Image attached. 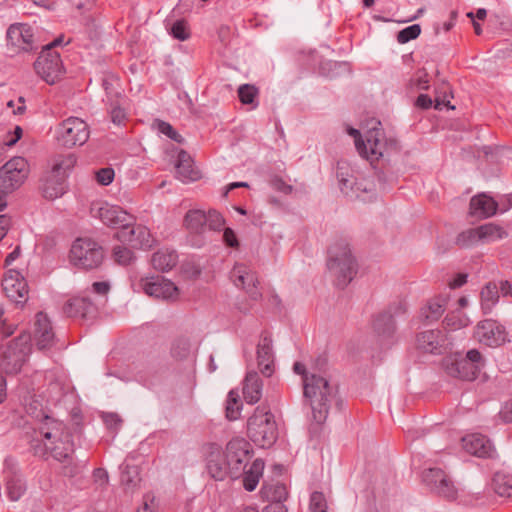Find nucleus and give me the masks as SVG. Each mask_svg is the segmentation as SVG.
Returning a JSON list of instances; mask_svg holds the SVG:
<instances>
[{
  "mask_svg": "<svg viewBox=\"0 0 512 512\" xmlns=\"http://www.w3.org/2000/svg\"><path fill=\"white\" fill-rule=\"evenodd\" d=\"M247 435L261 448H270L278 438V427L273 413L265 405L258 406L247 421Z\"/></svg>",
  "mask_w": 512,
  "mask_h": 512,
  "instance_id": "nucleus-5",
  "label": "nucleus"
},
{
  "mask_svg": "<svg viewBox=\"0 0 512 512\" xmlns=\"http://www.w3.org/2000/svg\"><path fill=\"white\" fill-rule=\"evenodd\" d=\"M310 509L312 512H326L327 502L322 492L315 491L311 494Z\"/></svg>",
  "mask_w": 512,
  "mask_h": 512,
  "instance_id": "nucleus-57",
  "label": "nucleus"
},
{
  "mask_svg": "<svg viewBox=\"0 0 512 512\" xmlns=\"http://www.w3.org/2000/svg\"><path fill=\"white\" fill-rule=\"evenodd\" d=\"M121 481L127 487L135 486L139 481L138 467L126 464L121 473Z\"/></svg>",
  "mask_w": 512,
  "mask_h": 512,
  "instance_id": "nucleus-50",
  "label": "nucleus"
},
{
  "mask_svg": "<svg viewBox=\"0 0 512 512\" xmlns=\"http://www.w3.org/2000/svg\"><path fill=\"white\" fill-rule=\"evenodd\" d=\"M481 309L484 314L491 313L499 300V288L495 282H488L481 290Z\"/></svg>",
  "mask_w": 512,
  "mask_h": 512,
  "instance_id": "nucleus-32",
  "label": "nucleus"
},
{
  "mask_svg": "<svg viewBox=\"0 0 512 512\" xmlns=\"http://www.w3.org/2000/svg\"><path fill=\"white\" fill-rule=\"evenodd\" d=\"M170 35L179 41H186L191 37L189 23L185 19L176 20L169 29Z\"/></svg>",
  "mask_w": 512,
  "mask_h": 512,
  "instance_id": "nucleus-44",
  "label": "nucleus"
},
{
  "mask_svg": "<svg viewBox=\"0 0 512 512\" xmlns=\"http://www.w3.org/2000/svg\"><path fill=\"white\" fill-rule=\"evenodd\" d=\"M449 476L439 468H430L424 472L423 480L426 485L433 491L437 485L443 484Z\"/></svg>",
  "mask_w": 512,
  "mask_h": 512,
  "instance_id": "nucleus-43",
  "label": "nucleus"
},
{
  "mask_svg": "<svg viewBox=\"0 0 512 512\" xmlns=\"http://www.w3.org/2000/svg\"><path fill=\"white\" fill-rule=\"evenodd\" d=\"M140 286L147 295L157 299L176 300L179 295L178 287L161 276L141 279Z\"/></svg>",
  "mask_w": 512,
  "mask_h": 512,
  "instance_id": "nucleus-17",
  "label": "nucleus"
},
{
  "mask_svg": "<svg viewBox=\"0 0 512 512\" xmlns=\"http://www.w3.org/2000/svg\"><path fill=\"white\" fill-rule=\"evenodd\" d=\"M223 240L229 247L237 248L239 246L237 236L231 228H225L223 233Z\"/></svg>",
  "mask_w": 512,
  "mask_h": 512,
  "instance_id": "nucleus-62",
  "label": "nucleus"
},
{
  "mask_svg": "<svg viewBox=\"0 0 512 512\" xmlns=\"http://www.w3.org/2000/svg\"><path fill=\"white\" fill-rule=\"evenodd\" d=\"M31 351V335L22 332L13 339L3 352V365L5 369L12 373H17L25 363L27 356Z\"/></svg>",
  "mask_w": 512,
  "mask_h": 512,
  "instance_id": "nucleus-11",
  "label": "nucleus"
},
{
  "mask_svg": "<svg viewBox=\"0 0 512 512\" xmlns=\"http://www.w3.org/2000/svg\"><path fill=\"white\" fill-rule=\"evenodd\" d=\"M417 347L428 353H441V349L449 345L447 336L441 330H426L417 335Z\"/></svg>",
  "mask_w": 512,
  "mask_h": 512,
  "instance_id": "nucleus-22",
  "label": "nucleus"
},
{
  "mask_svg": "<svg viewBox=\"0 0 512 512\" xmlns=\"http://www.w3.org/2000/svg\"><path fill=\"white\" fill-rule=\"evenodd\" d=\"M0 287L3 293L17 304H24L28 300V283L21 272L16 269H8L4 272Z\"/></svg>",
  "mask_w": 512,
  "mask_h": 512,
  "instance_id": "nucleus-13",
  "label": "nucleus"
},
{
  "mask_svg": "<svg viewBox=\"0 0 512 512\" xmlns=\"http://www.w3.org/2000/svg\"><path fill=\"white\" fill-rule=\"evenodd\" d=\"M433 491L449 501L455 500L458 494V490L450 478H448L443 484L437 485V488Z\"/></svg>",
  "mask_w": 512,
  "mask_h": 512,
  "instance_id": "nucleus-49",
  "label": "nucleus"
},
{
  "mask_svg": "<svg viewBox=\"0 0 512 512\" xmlns=\"http://www.w3.org/2000/svg\"><path fill=\"white\" fill-rule=\"evenodd\" d=\"M178 256L175 251L160 250L153 254L151 263L156 270L169 271L176 266Z\"/></svg>",
  "mask_w": 512,
  "mask_h": 512,
  "instance_id": "nucleus-33",
  "label": "nucleus"
},
{
  "mask_svg": "<svg viewBox=\"0 0 512 512\" xmlns=\"http://www.w3.org/2000/svg\"><path fill=\"white\" fill-rule=\"evenodd\" d=\"M249 446L243 438H233L228 442L224 456L231 469L232 478H237L244 470L249 458Z\"/></svg>",
  "mask_w": 512,
  "mask_h": 512,
  "instance_id": "nucleus-15",
  "label": "nucleus"
},
{
  "mask_svg": "<svg viewBox=\"0 0 512 512\" xmlns=\"http://www.w3.org/2000/svg\"><path fill=\"white\" fill-rule=\"evenodd\" d=\"M109 290H110V285L106 281L94 282L92 284V291L95 294L104 296L109 292Z\"/></svg>",
  "mask_w": 512,
  "mask_h": 512,
  "instance_id": "nucleus-64",
  "label": "nucleus"
},
{
  "mask_svg": "<svg viewBox=\"0 0 512 512\" xmlns=\"http://www.w3.org/2000/svg\"><path fill=\"white\" fill-rule=\"evenodd\" d=\"M35 456H51L63 464L62 474L75 477L81 472V466L73 462L74 443L69 428L61 421L45 416L31 441Z\"/></svg>",
  "mask_w": 512,
  "mask_h": 512,
  "instance_id": "nucleus-1",
  "label": "nucleus"
},
{
  "mask_svg": "<svg viewBox=\"0 0 512 512\" xmlns=\"http://www.w3.org/2000/svg\"><path fill=\"white\" fill-rule=\"evenodd\" d=\"M327 268L335 278V284L344 288L357 272V263L344 238L336 239L328 249Z\"/></svg>",
  "mask_w": 512,
  "mask_h": 512,
  "instance_id": "nucleus-4",
  "label": "nucleus"
},
{
  "mask_svg": "<svg viewBox=\"0 0 512 512\" xmlns=\"http://www.w3.org/2000/svg\"><path fill=\"white\" fill-rule=\"evenodd\" d=\"M462 445L465 451L477 457H491L494 453L490 440L478 433L469 434L463 437Z\"/></svg>",
  "mask_w": 512,
  "mask_h": 512,
  "instance_id": "nucleus-24",
  "label": "nucleus"
},
{
  "mask_svg": "<svg viewBox=\"0 0 512 512\" xmlns=\"http://www.w3.org/2000/svg\"><path fill=\"white\" fill-rule=\"evenodd\" d=\"M421 33V27L419 24H413L398 32L397 41L401 44H405L411 40L416 39Z\"/></svg>",
  "mask_w": 512,
  "mask_h": 512,
  "instance_id": "nucleus-52",
  "label": "nucleus"
},
{
  "mask_svg": "<svg viewBox=\"0 0 512 512\" xmlns=\"http://www.w3.org/2000/svg\"><path fill=\"white\" fill-rule=\"evenodd\" d=\"M445 308L446 301L444 298H433L421 309V317L428 322L436 321L442 316Z\"/></svg>",
  "mask_w": 512,
  "mask_h": 512,
  "instance_id": "nucleus-34",
  "label": "nucleus"
},
{
  "mask_svg": "<svg viewBox=\"0 0 512 512\" xmlns=\"http://www.w3.org/2000/svg\"><path fill=\"white\" fill-rule=\"evenodd\" d=\"M480 240L479 230L477 228H471L461 232L456 238V244L460 247H468Z\"/></svg>",
  "mask_w": 512,
  "mask_h": 512,
  "instance_id": "nucleus-47",
  "label": "nucleus"
},
{
  "mask_svg": "<svg viewBox=\"0 0 512 512\" xmlns=\"http://www.w3.org/2000/svg\"><path fill=\"white\" fill-rule=\"evenodd\" d=\"M207 217L202 210H190L184 218L185 226L193 233H202L206 228Z\"/></svg>",
  "mask_w": 512,
  "mask_h": 512,
  "instance_id": "nucleus-35",
  "label": "nucleus"
},
{
  "mask_svg": "<svg viewBox=\"0 0 512 512\" xmlns=\"http://www.w3.org/2000/svg\"><path fill=\"white\" fill-rule=\"evenodd\" d=\"M480 240L495 241L507 236V232L499 225L487 223L478 227Z\"/></svg>",
  "mask_w": 512,
  "mask_h": 512,
  "instance_id": "nucleus-42",
  "label": "nucleus"
},
{
  "mask_svg": "<svg viewBox=\"0 0 512 512\" xmlns=\"http://www.w3.org/2000/svg\"><path fill=\"white\" fill-rule=\"evenodd\" d=\"M115 173L110 167L101 168L95 172L96 181L103 186H107L112 183Z\"/></svg>",
  "mask_w": 512,
  "mask_h": 512,
  "instance_id": "nucleus-58",
  "label": "nucleus"
},
{
  "mask_svg": "<svg viewBox=\"0 0 512 512\" xmlns=\"http://www.w3.org/2000/svg\"><path fill=\"white\" fill-rule=\"evenodd\" d=\"M60 41L61 39H56L43 48L34 62V69L37 75L50 85L59 81L64 72L60 54L52 49Z\"/></svg>",
  "mask_w": 512,
  "mask_h": 512,
  "instance_id": "nucleus-9",
  "label": "nucleus"
},
{
  "mask_svg": "<svg viewBox=\"0 0 512 512\" xmlns=\"http://www.w3.org/2000/svg\"><path fill=\"white\" fill-rule=\"evenodd\" d=\"M76 164V157L74 154L60 155L53 161L51 172L62 176L65 179L66 173L70 171Z\"/></svg>",
  "mask_w": 512,
  "mask_h": 512,
  "instance_id": "nucleus-40",
  "label": "nucleus"
},
{
  "mask_svg": "<svg viewBox=\"0 0 512 512\" xmlns=\"http://www.w3.org/2000/svg\"><path fill=\"white\" fill-rule=\"evenodd\" d=\"M113 258L120 265H129L134 260V254L129 248L118 245L113 248Z\"/></svg>",
  "mask_w": 512,
  "mask_h": 512,
  "instance_id": "nucleus-51",
  "label": "nucleus"
},
{
  "mask_svg": "<svg viewBox=\"0 0 512 512\" xmlns=\"http://www.w3.org/2000/svg\"><path fill=\"white\" fill-rule=\"evenodd\" d=\"M3 316V310H0V334L6 338L11 336L15 332L17 325L13 323H7L6 319H4Z\"/></svg>",
  "mask_w": 512,
  "mask_h": 512,
  "instance_id": "nucleus-59",
  "label": "nucleus"
},
{
  "mask_svg": "<svg viewBox=\"0 0 512 512\" xmlns=\"http://www.w3.org/2000/svg\"><path fill=\"white\" fill-rule=\"evenodd\" d=\"M115 237L132 248L147 249L152 247L154 239L149 229L143 225H130L119 230Z\"/></svg>",
  "mask_w": 512,
  "mask_h": 512,
  "instance_id": "nucleus-20",
  "label": "nucleus"
},
{
  "mask_svg": "<svg viewBox=\"0 0 512 512\" xmlns=\"http://www.w3.org/2000/svg\"><path fill=\"white\" fill-rule=\"evenodd\" d=\"M374 332L382 338H388L395 332V322L390 313H379L372 322Z\"/></svg>",
  "mask_w": 512,
  "mask_h": 512,
  "instance_id": "nucleus-31",
  "label": "nucleus"
},
{
  "mask_svg": "<svg viewBox=\"0 0 512 512\" xmlns=\"http://www.w3.org/2000/svg\"><path fill=\"white\" fill-rule=\"evenodd\" d=\"M30 173L28 161L20 156L8 160L0 167V192L9 194L20 188Z\"/></svg>",
  "mask_w": 512,
  "mask_h": 512,
  "instance_id": "nucleus-10",
  "label": "nucleus"
},
{
  "mask_svg": "<svg viewBox=\"0 0 512 512\" xmlns=\"http://www.w3.org/2000/svg\"><path fill=\"white\" fill-rule=\"evenodd\" d=\"M191 349L190 339L186 336H179L172 342L170 353L174 359L183 360L190 355Z\"/></svg>",
  "mask_w": 512,
  "mask_h": 512,
  "instance_id": "nucleus-41",
  "label": "nucleus"
},
{
  "mask_svg": "<svg viewBox=\"0 0 512 512\" xmlns=\"http://www.w3.org/2000/svg\"><path fill=\"white\" fill-rule=\"evenodd\" d=\"M206 468L209 475L217 481H222L227 476L231 477V469L221 447L217 444L212 443L206 447Z\"/></svg>",
  "mask_w": 512,
  "mask_h": 512,
  "instance_id": "nucleus-18",
  "label": "nucleus"
},
{
  "mask_svg": "<svg viewBox=\"0 0 512 512\" xmlns=\"http://www.w3.org/2000/svg\"><path fill=\"white\" fill-rule=\"evenodd\" d=\"M206 217V227H208L210 230L220 231L223 228L225 219L218 211L209 210L208 213H206Z\"/></svg>",
  "mask_w": 512,
  "mask_h": 512,
  "instance_id": "nucleus-53",
  "label": "nucleus"
},
{
  "mask_svg": "<svg viewBox=\"0 0 512 512\" xmlns=\"http://www.w3.org/2000/svg\"><path fill=\"white\" fill-rule=\"evenodd\" d=\"M348 133L354 137L359 154L370 162L379 160L390 146H395L394 141H388L385 138L380 122H376V126L366 132L364 140L361 139V134L357 129L350 128Z\"/></svg>",
  "mask_w": 512,
  "mask_h": 512,
  "instance_id": "nucleus-6",
  "label": "nucleus"
},
{
  "mask_svg": "<svg viewBox=\"0 0 512 512\" xmlns=\"http://www.w3.org/2000/svg\"><path fill=\"white\" fill-rule=\"evenodd\" d=\"M225 412L227 419L231 421L238 419L240 416L241 404L238 401L237 395L233 392H230L228 395Z\"/></svg>",
  "mask_w": 512,
  "mask_h": 512,
  "instance_id": "nucleus-48",
  "label": "nucleus"
},
{
  "mask_svg": "<svg viewBox=\"0 0 512 512\" xmlns=\"http://www.w3.org/2000/svg\"><path fill=\"white\" fill-rule=\"evenodd\" d=\"M337 390L327 379L315 374L304 378L303 394L309 402L313 418L317 423L326 420L330 403L336 397Z\"/></svg>",
  "mask_w": 512,
  "mask_h": 512,
  "instance_id": "nucleus-3",
  "label": "nucleus"
},
{
  "mask_svg": "<svg viewBox=\"0 0 512 512\" xmlns=\"http://www.w3.org/2000/svg\"><path fill=\"white\" fill-rule=\"evenodd\" d=\"M35 456H51L63 464L62 474L75 477L81 472V466L73 462L74 443L69 428L61 421L45 416L31 441Z\"/></svg>",
  "mask_w": 512,
  "mask_h": 512,
  "instance_id": "nucleus-2",
  "label": "nucleus"
},
{
  "mask_svg": "<svg viewBox=\"0 0 512 512\" xmlns=\"http://www.w3.org/2000/svg\"><path fill=\"white\" fill-rule=\"evenodd\" d=\"M156 127L159 132L169 137L175 142L181 143L183 141L182 136L170 125L168 122L157 120Z\"/></svg>",
  "mask_w": 512,
  "mask_h": 512,
  "instance_id": "nucleus-56",
  "label": "nucleus"
},
{
  "mask_svg": "<svg viewBox=\"0 0 512 512\" xmlns=\"http://www.w3.org/2000/svg\"><path fill=\"white\" fill-rule=\"evenodd\" d=\"M40 182V190L46 199L54 200L65 193V179L50 170L45 172Z\"/></svg>",
  "mask_w": 512,
  "mask_h": 512,
  "instance_id": "nucleus-25",
  "label": "nucleus"
},
{
  "mask_svg": "<svg viewBox=\"0 0 512 512\" xmlns=\"http://www.w3.org/2000/svg\"><path fill=\"white\" fill-rule=\"evenodd\" d=\"M93 479H94V482L99 484L100 486H105L108 484L109 476L105 469L96 468L93 471Z\"/></svg>",
  "mask_w": 512,
  "mask_h": 512,
  "instance_id": "nucleus-63",
  "label": "nucleus"
},
{
  "mask_svg": "<svg viewBox=\"0 0 512 512\" xmlns=\"http://www.w3.org/2000/svg\"><path fill=\"white\" fill-rule=\"evenodd\" d=\"M230 278L234 285L243 289L251 300L259 301L262 298L257 273L250 266L244 263L234 265Z\"/></svg>",
  "mask_w": 512,
  "mask_h": 512,
  "instance_id": "nucleus-12",
  "label": "nucleus"
},
{
  "mask_svg": "<svg viewBox=\"0 0 512 512\" xmlns=\"http://www.w3.org/2000/svg\"><path fill=\"white\" fill-rule=\"evenodd\" d=\"M264 469V462L261 459H256L253 461L249 470L245 472L243 478V486L247 491H253L256 489L259 479L262 476V472Z\"/></svg>",
  "mask_w": 512,
  "mask_h": 512,
  "instance_id": "nucleus-36",
  "label": "nucleus"
},
{
  "mask_svg": "<svg viewBox=\"0 0 512 512\" xmlns=\"http://www.w3.org/2000/svg\"><path fill=\"white\" fill-rule=\"evenodd\" d=\"M238 98L243 105H250L251 109L258 107L259 89L252 84H242L238 88Z\"/></svg>",
  "mask_w": 512,
  "mask_h": 512,
  "instance_id": "nucleus-39",
  "label": "nucleus"
},
{
  "mask_svg": "<svg viewBox=\"0 0 512 512\" xmlns=\"http://www.w3.org/2000/svg\"><path fill=\"white\" fill-rule=\"evenodd\" d=\"M34 337L38 349L50 348L54 344L55 334L48 316L39 312L35 317Z\"/></svg>",
  "mask_w": 512,
  "mask_h": 512,
  "instance_id": "nucleus-23",
  "label": "nucleus"
},
{
  "mask_svg": "<svg viewBox=\"0 0 512 512\" xmlns=\"http://www.w3.org/2000/svg\"><path fill=\"white\" fill-rule=\"evenodd\" d=\"M262 495L270 501V503H282L288 497V491L284 484L276 483L272 485H266L262 488Z\"/></svg>",
  "mask_w": 512,
  "mask_h": 512,
  "instance_id": "nucleus-37",
  "label": "nucleus"
},
{
  "mask_svg": "<svg viewBox=\"0 0 512 512\" xmlns=\"http://www.w3.org/2000/svg\"><path fill=\"white\" fill-rule=\"evenodd\" d=\"M25 489V484L19 477H12L7 481V494L12 501H17L23 495Z\"/></svg>",
  "mask_w": 512,
  "mask_h": 512,
  "instance_id": "nucleus-46",
  "label": "nucleus"
},
{
  "mask_svg": "<svg viewBox=\"0 0 512 512\" xmlns=\"http://www.w3.org/2000/svg\"><path fill=\"white\" fill-rule=\"evenodd\" d=\"M176 174L183 182L196 181L200 178V172L194 168L193 160L184 150L178 154Z\"/></svg>",
  "mask_w": 512,
  "mask_h": 512,
  "instance_id": "nucleus-29",
  "label": "nucleus"
},
{
  "mask_svg": "<svg viewBox=\"0 0 512 512\" xmlns=\"http://www.w3.org/2000/svg\"><path fill=\"white\" fill-rule=\"evenodd\" d=\"M257 360L261 373L266 377H270L274 371V357L272 350V339L267 335L262 336L258 343Z\"/></svg>",
  "mask_w": 512,
  "mask_h": 512,
  "instance_id": "nucleus-26",
  "label": "nucleus"
},
{
  "mask_svg": "<svg viewBox=\"0 0 512 512\" xmlns=\"http://www.w3.org/2000/svg\"><path fill=\"white\" fill-rule=\"evenodd\" d=\"M59 140L68 147L83 145L89 139L87 123L78 117H69L58 128Z\"/></svg>",
  "mask_w": 512,
  "mask_h": 512,
  "instance_id": "nucleus-14",
  "label": "nucleus"
},
{
  "mask_svg": "<svg viewBox=\"0 0 512 512\" xmlns=\"http://www.w3.org/2000/svg\"><path fill=\"white\" fill-rule=\"evenodd\" d=\"M474 334L480 343L490 347L500 346L507 340L505 327L493 319L480 321L476 325Z\"/></svg>",
  "mask_w": 512,
  "mask_h": 512,
  "instance_id": "nucleus-16",
  "label": "nucleus"
},
{
  "mask_svg": "<svg viewBox=\"0 0 512 512\" xmlns=\"http://www.w3.org/2000/svg\"><path fill=\"white\" fill-rule=\"evenodd\" d=\"M496 494L501 497H512V475L496 473L492 479Z\"/></svg>",
  "mask_w": 512,
  "mask_h": 512,
  "instance_id": "nucleus-38",
  "label": "nucleus"
},
{
  "mask_svg": "<svg viewBox=\"0 0 512 512\" xmlns=\"http://www.w3.org/2000/svg\"><path fill=\"white\" fill-rule=\"evenodd\" d=\"M70 261L81 269H95L103 261V249L91 238H77L70 249Z\"/></svg>",
  "mask_w": 512,
  "mask_h": 512,
  "instance_id": "nucleus-8",
  "label": "nucleus"
},
{
  "mask_svg": "<svg viewBox=\"0 0 512 512\" xmlns=\"http://www.w3.org/2000/svg\"><path fill=\"white\" fill-rule=\"evenodd\" d=\"M103 421L110 429H118L122 423L120 417L115 413H107L103 416Z\"/></svg>",
  "mask_w": 512,
  "mask_h": 512,
  "instance_id": "nucleus-61",
  "label": "nucleus"
},
{
  "mask_svg": "<svg viewBox=\"0 0 512 512\" xmlns=\"http://www.w3.org/2000/svg\"><path fill=\"white\" fill-rule=\"evenodd\" d=\"M270 184L273 189L282 192L284 194H290L292 192V186L284 182L280 177H273L270 180Z\"/></svg>",
  "mask_w": 512,
  "mask_h": 512,
  "instance_id": "nucleus-60",
  "label": "nucleus"
},
{
  "mask_svg": "<svg viewBox=\"0 0 512 512\" xmlns=\"http://www.w3.org/2000/svg\"><path fill=\"white\" fill-rule=\"evenodd\" d=\"M497 202L490 196L482 193L470 200V214L479 219H485L496 214Z\"/></svg>",
  "mask_w": 512,
  "mask_h": 512,
  "instance_id": "nucleus-27",
  "label": "nucleus"
},
{
  "mask_svg": "<svg viewBox=\"0 0 512 512\" xmlns=\"http://www.w3.org/2000/svg\"><path fill=\"white\" fill-rule=\"evenodd\" d=\"M443 325L448 330H458L467 325V319L461 311L451 312L444 318Z\"/></svg>",
  "mask_w": 512,
  "mask_h": 512,
  "instance_id": "nucleus-45",
  "label": "nucleus"
},
{
  "mask_svg": "<svg viewBox=\"0 0 512 512\" xmlns=\"http://www.w3.org/2000/svg\"><path fill=\"white\" fill-rule=\"evenodd\" d=\"M263 383L256 372H248L244 379L243 396L247 403L255 404L262 397Z\"/></svg>",
  "mask_w": 512,
  "mask_h": 512,
  "instance_id": "nucleus-28",
  "label": "nucleus"
},
{
  "mask_svg": "<svg viewBox=\"0 0 512 512\" xmlns=\"http://www.w3.org/2000/svg\"><path fill=\"white\" fill-rule=\"evenodd\" d=\"M6 37L8 44L18 51L29 52L35 49L33 29L28 24H11L7 29Z\"/></svg>",
  "mask_w": 512,
  "mask_h": 512,
  "instance_id": "nucleus-19",
  "label": "nucleus"
},
{
  "mask_svg": "<svg viewBox=\"0 0 512 512\" xmlns=\"http://www.w3.org/2000/svg\"><path fill=\"white\" fill-rule=\"evenodd\" d=\"M64 313L69 317L85 318L94 310L93 303L86 297H73L64 305Z\"/></svg>",
  "mask_w": 512,
  "mask_h": 512,
  "instance_id": "nucleus-30",
  "label": "nucleus"
},
{
  "mask_svg": "<svg viewBox=\"0 0 512 512\" xmlns=\"http://www.w3.org/2000/svg\"><path fill=\"white\" fill-rule=\"evenodd\" d=\"M103 224L120 230L134 223L135 218L119 206L108 203L101 204L95 214Z\"/></svg>",
  "mask_w": 512,
  "mask_h": 512,
  "instance_id": "nucleus-21",
  "label": "nucleus"
},
{
  "mask_svg": "<svg viewBox=\"0 0 512 512\" xmlns=\"http://www.w3.org/2000/svg\"><path fill=\"white\" fill-rule=\"evenodd\" d=\"M483 364L482 355L477 349L469 350L465 357L457 353L443 360L445 372L449 376L465 381L475 380Z\"/></svg>",
  "mask_w": 512,
  "mask_h": 512,
  "instance_id": "nucleus-7",
  "label": "nucleus"
},
{
  "mask_svg": "<svg viewBox=\"0 0 512 512\" xmlns=\"http://www.w3.org/2000/svg\"><path fill=\"white\" fill-rule=\"evenodd\" d=\"M342 169L340 168L337 173L340 189L344 194L351 195V192H354V178L348 174V171L343 172Z\"/></svg>",
  "mask_w": 512,
  "mask_h": 512,
  "instance_id": "nucleus-54",
  "label": "nucleus"
},
{
  "mask_svg": "<svg viewBox=\"0 0 512 512\" xmlns=\"http://www.w3.org/2000/svg\"><path fill=\"white\" fill-rule=\"evenodd\" d=\"M109 114H110L111 121L115 125H118V126L124 125L125 122L127 121V113H126L125 109L120 107V105L117 103L114 104L111 102Z\"/></svg>",
  "mask_w": 512,
  "mask_h": 512,
  "instance_id": "nucleus-55",
  "label": "nucleus"
}]
</instances>
